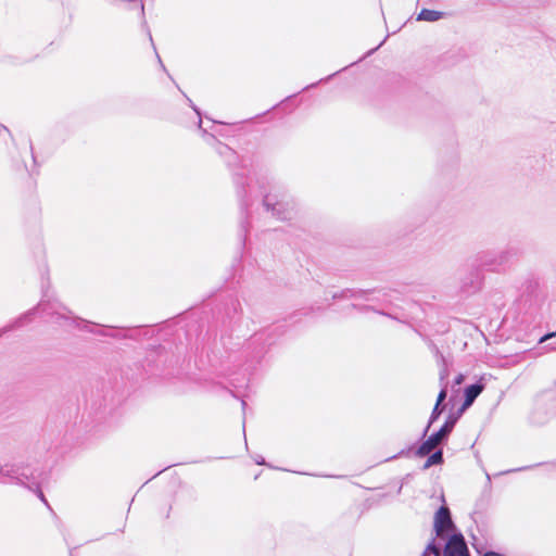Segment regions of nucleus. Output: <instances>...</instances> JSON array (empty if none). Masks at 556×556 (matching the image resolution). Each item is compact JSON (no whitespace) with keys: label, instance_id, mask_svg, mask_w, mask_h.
Here are the masks:
<instances>
[{"label":"nucleus","instance_id":"1","mask_svg":"<svg viewBox=\"0 0 556 556\" xmlns=\"http://www.w3.org/2000/svg\"><path fill=\"white\" fill-rule=\"evenodd\" d=\"M212 305L211 319L207 320L205 331L204 324H200L202 317L194 312H185L178 315L185 325L176 329L175 334L180 339V333H184L190 351L214 350L219 341L229 357L238 353V356H233V362H238L243 368L244 377L242 382H236L233 378L230 383L236 389L248 387L257 365L283 331H280L279 326L265 328L255 331L242 343L245 333L242 330L243 311L238 296L231 292H223L212 301Z\"/></svg>","mask_w":556,"mask_h":556},{"label":"nucleus","instance_id":"2","mask_svg":"<svg viewBox=\"0 0 556 556\" xmlns=\"http://www.w3.org/2000/svg\"><path fill=\"white\" fill-rule=\"evenodd\" d=\"M217 154L231 173L240 210L238 237L240 245L244 247L251 228L250 207L253 205V200L250 194L251 177L248 165L249 159L245 155H240L228 144L219 146V152Z\"/></svg>","mask_w":556,"mask_h":556},{"label":"nucleus","instance_id":"3","mask_svg":"<svg viewBox=\"0 0 556 556\" xmlns=\"http://www.w3.org/2000/svg\"><path fill=\"white\" fill-rule=\"evenodd\" d=\"M50 287L49 277L45 278L42 276L41 300L39 303L0 328V338L10 331H14L31 323L38 313L46 315L52 323L60 326L67 324L77 329H79L81 325L86 327L89 326L86 319L73 316L72 312L56 299L54 292L50 291Z\"/></svg>","mask_w":556,"mask_h":556},{"label":"nucleus","instance_id":"4","mask_svg":"<svg viewBox=\"0 0 556 556\" xmlns=\"http://www.w3.org/2000/svg\"><path fill=\"white\" fill-rule=\"evenodd\" d=\"M547 287L535 275H529L520 285L514 301L513 311L516 321L525 329H535L545 319Z\"/></svg>","mask_w":556,"mask_h":556},{"label":"nucleus","instance_id":"5","mask_svg":"<svg viewBox=\"0 0 556 556\" xmlns=\"http://www.w3.org/2000/svg\"><path fill=\"white\" fill-rule=\"evenodd\" d=\"M89 324L88 327L85 325L80 326V330L88 331L93 334L110 337L116 340H132L136 342L142 341L144 339H151L155 336L156 332L165 328H170L174 325H179L181 323V318L178 316L167 319L156 326H135V327H114V326H103L99 324H93L87 320Z\"/></svg>","mask_w":556,"mask_h":556},{"label":"nucleus","instance_id":"6","mask_svg":"<svg viewBox=\"0 0 556 556\" xmlns=\"http://www.w3.org/2000/svg\"><path fill=\"white\" fill-rule=\"evenodd\" d=\"M462 413L463 409H458L456 413L448 414L444 424L438 430L433 431L429 435L427 434V437L424 439L420 438V444L412 445L407 451L402 450L396 455L387 458L386 462L395 459L408 452H413L416 457L422 458L426 457V455H428L437 446L444 447Z\"/></svg>","mask_w":556,"mask_h":556},{"label":"nucleus","instance_id":"7","mask_svg":"<svg viewBox=\"0 0 556 556\" xmlns=\"http://www.w3.org/2000/svg\"><path fill=\"white\" fill-rule=\"evenodd\" d=\"M188 350H190V348L187 346V341L184 343L181 340L179 344L176 345V352L168 351L166 346L162 344L151 345L147 350L142 368L146 374L150 376L157 375L164 368L170 367L177 363L182 352H187Z\"/></svg>","mask_w":556,"mask_h":556},{"label":"nucleus","instance_id":"8","mask_svg":"<svg viewBox=\"0 0 556 556\" xmlns=\"http://www.w3.org/2000/svg\"><path fill=\"white\" fill-rule=\"evenodd\" d=\"M556 419V380L553 387L538 393L528 414V421L533 427H543Z\"/></svg>","mask_w":556,"mask_h":556},{"label":"nucleus","instance_id":"9","mask_svg":"<svg viewBox=\"0 0 556 556\" xmlns=\"http://www.w3.org/2000/svg\"><path fill=\"white\" fill-rule=\"evenodd\" d=\"M521 255L519 247L509 245L504 250H486L476 254L472 260L481 270L503 273L508 269Z\"/></svg>","mask_w":556,"mask_h":556},{"label":"nucleus","instance_id":"10","mask_svg":"<svg viewBox=\"0 0 556 556\" xmlns=\"http://www.w3.org/2000/svg\"><path fill=\"white\" fill-rule=\"evenodd\" d=\"M420 556H471V553L464 534L456 530L441 541L430 539Z\"/></svg>","mask_w":556,"mask_h":556},{"label":"nucleus","instance_id":"11","mask_svg":"<svg viewBox=\"0 0 556 556\" xmlns=\"http://www.w3.org/2000/svg\"><path fill=\"white\" fill-rule=\"evenodd\" d=\"M87 406L98 414L108 407H113L115 403V392L112 389L111 381L97 379L92 382L90 390L85 391Z\"/></svg>","mask_w":556,"mask_h":556},{"label":"nucleus","instance_id":"12","mask_svg":"<svg viewBox=\"0 0 556 556\" xmlns=\"http://www.w3.org/2000/svg\"><path fill=\"white\" fill-rule=\"evenodd\" d=\"M262 205L266 212L279 220L291 219L294 201L285 191H270L263 195Z\"/></svg>","mask_w":556,"mask_h":556},{"label":"nucleus","instance_id":"13","mask_svg":"<svg viewBox=\"0 0 556 556\" xmlns=\"http://www.w3.org/2000/svg\"><path fill=\"white\" fill-rule=\"evenodd\" d=\"M484 282V275L481 268L471 261L470 264L466 265L459 276V291L468 296L479 292L482 289Z\"/></svg>","mask_w":556,"mask_h":556},{"label":"nucleus","instance_id":"14","mask_svg":"<svg viewBox=\"0 0 556 556\" xmlns=\"http://www.w3.org/2000/svg\"><path fill=\"white\" fill-rule=\"evenodd\" d=\"M459 530L452 519V514L450 508L443 504L441 505L437 511L434 513L433 518V531L431 539L435 541H441L445 539L447 533H453L454 531Z\"/></svg>","mask_w":556,"mask_h":556},{"label":"nucleus","instance_id":"15","mask_svg":"<svg viewBox=\"0 0 556 556\" xmlns=\"http://www.w3.org/2000/svg\"><path fill=\"white\" fill-rule=\"evenodd\" d=\"M21 465L20 472L24 471L28 478L22 477V481L18 479H10L12 482H15L16 484L21 485H27L29 490L34 491L38 498L48 507L51 509L42 490H41V482L46 479V473L39 472L37 473V470H30L27 466Z\"/></svg>","mask_w":556,"mask_h":556},{"label":"nucleus","instance_id":"16","mask_svg":"<svg viewBox=\"0 0 556 556\" xmlns=\"http://www.w3.org/2000/svg\"><path fill=\"white\" fill-rule=\"evenodd\" d=\"M382 290L377 288L361 289V288H346L332 294V300H346V299H361L369 301L371 294L381 293Z\"/></svg>","mask_w":556,"mask_h":556},{"label":"nucleus","instance_id":"17","mask_svg":"<svg viewBox=\"0 0 556 556\" xmlns=\"http://www.w3.org/2000/svg\"><path fill=\"white\" fill-rule=\"evenodd\" d=\"M484 389L485 382L483 377L476 382L466 386L464 389V403L459 409L464 410L466 407L470 406Z\"/></svg>","mask_w":556,"mask_h":556},{"label":"nucleus","instance_id":"18","mask_svg":"<svg viewBox=\"0 0 556 556\" xmlns=\"http://www.w3.org/2000/svg\"><path fill=\"white\" fill-rule=\"evenodd\" d=\"M20 470H21V465L18 463H13V464L7 463L3 465L0 464V477H5L9 479H18L21 481H22L21 476L28 478V476L24 471L20 472ZM0 483H5V481L0 479Z\"/></svg>","mask_w":556,"mask_h":556},{"label":"nucleus","instance_id":"19","mask_svg":"<svg viewBox=\"0 0 556 556\" xmlns=\"http://www.w3.org/2000/svg\"><path fill=\"white\" fill-rule=\"evenodd\" d=\"M426 456L427 459L421 466V470H427L432 466H440L444 464L443 446H437Z\"/></svg>","mask_w":556,"mask_h":556},{"label":"nucleus","instance_id":"20","mask_svg":"<svg viewBox=\"0 0 556 556\" xmlns=\"http://www.w3.org/2000/svg\"><path fill=\"white\" fill-rule=\"evenodd\" d=\"M199 129L202 134L204 141L210 147H212L216 153L219 152V146H226V143H223L222 141H219L217 139L216 134H214V131L211 130L210 128L203 127V125H201V128H199Z\"/></svg>","mask_w":556,"mask_h":556},{"label":"nucleus","instance_id":"21","mask_svg":"<svg viewBox=\"0 0 556 556\" xmlns=\"http://www.w3.org/2000/svg\"><path fill=\"white\" fill-rule=\"evenodd\" d=\"M140 10H141L140 14H141V18H142V21H141V29L146 33V35H147V37H148V39H149V41H150V43H151L155 54H156V58L159 60V63H160L161 67L164 71H166V68H165V66H164V64H163V62H162L157 51H156V47H155V43L153 41V37H152V34H151L150 27H149L148 22L146 20L144 4L142 2L140 3Z\"/></svg>","mask_w":556,"mask_h":556},{"label":"nucleus","instance_id":"22","mask_svg":"<svg viewBox=\"0 0 556 556\" xmlns=\"http://www.w3.org/2000/svg\"><path fill=\"white\" fill-rule=\"evenodd\" d=\"M445 15L442 11L431 10L424 8L418 14L416 20L424 22H437Z\"/></svg>","mask_w":556,"mask_h":556},{"label":"nucleus","instance_id":"23","mask_svg":"<svg viewBox=\"0 0 556 556\" xmlns=\"http://www.w3.org/2000/svg\"><path fill=\"white\" fill-rule=\"evenodd\" d=\"M346 309L351 311V309H356L357 312L359 313H368V312H375L379 315H383V316H387V317H390V318H394L390 313H387L384 311H380V309H377L374 305H369V304H357V303H352L350 304Z\"/></svg>","mask_w":556,"mask_h":556},{"label":"nucleus","instance_id":"24","mask_svg":"<svg viewBox=\"0 0 556 556\" xmlns=\"http://www.w3.org/2000/svg\"><path fill=\"white\" fill-rule=\"evenodd\" d=\"M445 409V406H439V405H434L431 414H430V417H429V420H428V424L426 425L422 433H421V439L426 438L431 426L439 420L440 416L442 415V413L444 412Z\"/></svg>","mask_w":556,"mask_h":556},{"label":"nucleus","instance_id":"25","mask_svg":"<svg viewBox=\"0 0 556 556\" xmlns=\"http://www.w3.org/2000/svg\"><path fill=\"white\" fill-rule=\"evenodd\" d=\"M552 0H520L517 2L522 9H545L549 7Z\"/></svg>","mask_w":556,"mask_h":556},{"label":"nucleus","instance_id":"26","mask_svg":"<svg viewBox=\"0 0 556 556\" xmlns=\"http://www.w3.org/2000/svg\"><path fill=\"white\" fill-rule=\"evenodd\" d=\"M206 119H208L212 125L210 126V129L216 134V136L228 138L229 137V130L226 127L228 124L215 121L213 118H210L208 116H205Z\"/></svg>","mask_w":556,"mask_h":556},{"label":"nucleus","instance_id":"27","mask_svg":"<svg viewBox=\"0 0 556 556\" xmlns=\"http://www.w3.org/2000/svg\"><path fill=\"white\" fill-rule=\"evenodd\" d=\"M437 363H438V366L440 367V370H439L440 384L448 386V382L446 381L448 378V375H450L447 359L443 358V362H437Z\"/></svg>","mask_w":556,"mask_h":556},{"label":"nucleus","instance_id":"28","mask_svg":"<svg viewBox=\"0 0 556 556\" xmlns=\"http://www.w3.org/2000/svg\"><path fill=\"white\" fill-rule=\"evenodd\" d=\"M0 62L10 66H20L25 63L22 58L13 54H2L0 56Z\"/></svg>","mask_w":556,"mask_h":556},{"label":"nucleus","instance_id":"29","mask_svg":"<svg viewBox=\"0 0 556 556\" xmlns=\"http://www.w3.org/2000/svg\"><path fill=\"white\" fill-rule=\"evenodd\" d=\"M381 291V293H376V294H371L370 295V299L368 302H377V303H382V302H389L390 301V293L392 290H386L384 288H379Z\"/></svg>","mask_w":556,"mask_h":556},{"label":"nucleus","instance_id":"30","mask_svg":"<svg viewBox=\"0 0 556 556\" xmlns=\"http://www.w3.org/2000/svg\"><path fill=\"white\" fill-rule=\"evenodd\" d=\"M426 342L429 350L433 353L437 362H443V358H445V356L442 354L438 345L429 338H426Z\"/></svg>","mask_w":556,"mask_h":556},{"label":"nucleus","instance_id":"31","mask_svg":"<svg viewBox=\"0 0 556 556\" xmlns=\"http://www.w3.org/2000/svg\"><path fill=\"white\" fill-rule=\"evenodd\" d=\"M185 97L187 99L188 105L193 110V112L198 116V122H197L198 128H201V125H203V117H205L206 115H203L201 109L199 106H197L189 97H187L186 94H185Z\"/></svg>","mask_w":556,"mask_h":556},{"label":"nucleus","instance_id":"32","mask_svg":"<svg viewBox=\"0 0 556 556\" xmlns=\"http://www.w3.org/2000/svg\"><path fill=\"white\" fill-rule=\"evenodd\" d=\"M440 386H441V389L439 391L437 402L434 405L444 406V401H445V399L447 396V392H448V386L447 384H440Z\"/></svg>","mask_w":556,"mask_h":556},{"label":"nucleus","instance_id":"33","mask_svg":"<svg viewBox=\"0 0 556 556\" xmlns=\"http://www.w3.org/2000/svg\"><path fill=\"white\" fill-rule=\"evenodd\" d=\"M12 168L16 172H22V170H25L27 172L28 174H30V170L27 168V165L24 161L22 162H18L16 160H12Z\"/></svg>","mask_w":556,"mask_h":556},{"label":"nucleus","instance_id":"34","mask_svg":"<svg viewBox=\"0 0 556 556\" xmlns=\"http://www.w3.org/2000/svg\"><path fill=\"white\" fill-rule=\"evenodd\" d=\"M546 47H547L549 53L552 54V56L554 58V60L556 61V40L553 38H547Z\"/></svg>","mask_w":556,"mask_h":556},{"label":"nucleus","instance_id":"35","mask_svg":"<svg viewBox=\"0 0 556 556\" xmlns=\"http://www.w3.org/2000/svg\"><path fill=\"white\" fill-rule=\"evenodd\" d=\"M545 464L546 463H538V464L530 465V466H523V467H519V468H514V469L506 470L505 473L525 471V470H529V469H532V468H535V467H539V466H542V465H545Z\"/></svg>","mask_w":556,"mask_h":556},{"label":"nucleus","instance_id":"36","mask_svg":"<svg viewBox=\"0 0 556 556\" xmlns=\"http://www.w3.org/2000/svg\"><path fill=\"white\" fill-rule=\"evenodd\" d=\"M296 96H298V93H293V94L286 97L282 101H280L278 104L274 105L271 109L274 110L276 108H285Z\"/></svg>","mask_w":556,"mask_h":556},{"label":"nucleus","instance_id":"37","mask_svg":"<svg viewBox=\"0 0 556 556\" xmlns=\"http://www.w3.org/2000/svg\"><path fill=\"white\" fill-rule=\"evenodd\" d=\"M333 75H334V74L329 75V76H328V77H326V78H323V79H320V80H318V81H316V83H313V84H309V85L305 86V87L302 89V91L309 90V89H312V88H315V87H316L318 84H320V83L328 81L329 79H331V78L333 77Z\"/></svg>","mask_w":556,"mask_h":556},{"label":"nucleus","instance_id":"38","mask_svg":"<svg viewBox=\"0 0 556 556\" xmlns=\"http://www.w3.org/2000/svg\"><path fill=\"white\" fill-rule=\"evenodd\" d=\"M491 489H492L491 477H490L489 473H486V483H485V486H484V490H483V496L485 494H488V496H490Z\"/></svg>","mask_w":556,"mask_h":556},{"label":"nucleus","instance_id":"39","mask_svg":"<svg viewBox=\"0 0 556 556\" xmlns=\"http://www.w3.org/2000/svg\"><path fill=\"white\" fill-rule=\"evenodd\" d=\"M231 394L233 397L239 399L241 401L242 410H243V414H245L247 402L243 400V394H241L240 392H237V393L232 392Z\"/></svg>","mask_w":556,"mask_h":556},{"label":"nucleus","instance_id":"40","mask_svg":"<svg viewBox=\"0 0 556 556\" xmlns=\"http://www.w3.org/2000/svg\"><path fill=\"white\" fill-rule=\"evenodd\" d=\"M481 556H505V555L502 553L492 551V549H488L483 554H481Z\"/></svg>","mask_w":556,"mask_h":556},{"label":"nucleus","instance_id":"41","mask_svg":"<svg viewBox=\"0 0 556 556\" xmlns=\"http://www.w3.org/2000/svg\"><path fill=\"white\" fill-rule=\"evenodd\" d=\"M465 377L463 374H458L455 378H454V386H459L463 383Z\"/></svg>","mask_w":556,"mask_h":556},{"label":"nucleus","instance_id":"42","mask_svg":"<svg viewBox=\"0 0 556 556\" xmlns=\"http://www.w3.org/2000/svg\"><path fill=\"white\" fill-rule=\"evenodd\" d=\"M254 462H255V464H257V465H263V466H266V465H267V464H266L265 458H264L263 456H261V455H257V456L254 458Z\"/></svg>","mask_w":556,"mask_h":556},{"label":"nucleus","instance_id":"43","mask_svg":"<svg viewBox=\"0 0 556 556\" xmlns=\"http://www.w3.org/2000/svg\"><path fill=\"white\" fill-rule=\"evenodd\" d=\"M28 141H29V149H30V153H31V159H33L34 165L36 166L37 165V159H36L35 152H34L33 142H31L30 139Z\"/></svg>","mask_w":556,"mask_h":556},{"label":"nucleus","instance_id":"44","mask_svg":"<svg viewBox=\"0 0 556 556\" xmlns=\"http://www.w3.org/2000/svg\"><path fill=\"white\" fill-rule=\"evenodd\" d=\"M476 506L481 508V509L484 508L485 503H484L483 496L477 502Z\"/></svg>","mask_w":556,"mask_h":556},{"label":"nucleus","instance_id":"45","mask_svg":"<svg viewBox=\"0 0 556 556\" xmlns=\"http://www.w3.org/2000/svg\"><path fill=\"white\" fill-rule=\"evenodd\" d=\"M208 306H210V308L213 306V305H212V302H211V303H208V304H206V305L204 306V308H206V307H208ZM202 313H206V312H205V309H202Z\"/></svg>","mask_w":556,"mask_h":556},{"label":"nucleus","instance_id":"46","mask_svg":"<svg viewBox=\"0 0 556 556\" xmlns=\"http://www.w3.org/2000/svg\"><path fill=\"white\" fill-rule=\"evenodd\" d=\"M242 426H243V429H244V428H245V421H244V420H243V422H242Z\"/></svg>","mask_w":556,"mask_h":556},{"label":"nucleus","instance_id":"47","mask_svg":"<svg viewBox=\"0 0 556 556\" xmlns=\"http://www.w3.org/2000/svg\"><path fill=\"white\" fill-rule=\"evenodd\" d=\"M70 556H74V555H73V553H72V551L70 552Z\"/></svg>","mask_w":556,"mask_h":556},{"label":"nucleus","instance_id":"48","mask_svg":"<svg viewBox=\"0 0 556 556\" xmlns=\"http://www.w3.org/2000/svg\"><path fill=\"white\" fill-rule=\"evenodd\" d=\"M552 465L556 467V463H552Z\"/></svg>","mask_w":556,"mask_h":556}]
</instances>
